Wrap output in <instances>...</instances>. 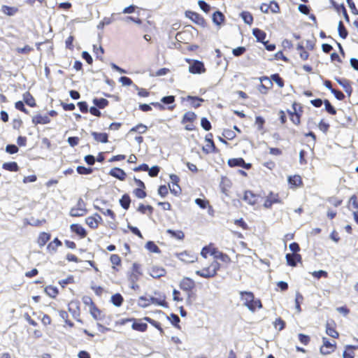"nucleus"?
Wrapping results in <instances>:
<instances>
[{
    "mask_svg": "<svg viewBox=\"0 0 358 358\" xmlns=\"http://www.w3.org/2000/svg\"><path fill=\"white\" fill-rule=\"evenodd\" d=\"M199 269L195 271L196 275L210 279L213 278L217 275L220 270V264L216 260L208 259H201L197 260Z\"/></svg>",
    "mask_w": 358,
    "mask_h": 358,
    "instance_id": "obj_1",
    "label": "nucleus"
},
{
    "mask_svg": "<svg viewBox=\"0 0 358 358\" xmlns=\"http://www.w3.org/2000/svg\"><path fill=\"white\" fill-rule=\"evenodd\" d=\"M126 277L129 287L131 289H139L140 285L138 282L143 277V269L142 265L138 262H134L129 270L127 272Z\"/></svg>",
    "mask_w": 358,
    "mask_h": 358,
    "instance_id": "obj_2",
    "label": "nucleus"
},
{
    "mask_svg": "<svg viewBox=\"0 0 358 358\" xmlns=\"http://www.w3.org/2000/svg\"><path fill=\"white\" fill-rule=\"evenodd\" d=\"M240 296L243 305L250 311L255 312L257 309H261L262 308V303L261 300L256 298L252 292L241 291L240 292Z\"/></svg>",
    "mask_w": 358,
    "mask_h": 358,
    "instance_id": "obj_3",
    "label": "nucleus"
},
{
    "mask_svg": "<svg viewBox=\"0 0 358 358\" xmlns=\"http://www.w3.org/2000/svg\"><path fill=\"white\" fill-rule=\"evenodd\" d=\"M292 108L293 111L287 110V113L292 122L299 126L301 124V117L303 112V107L300 103L294 102L292 103Z\"/></svg>",
    "mask_w": 358,
    "mask_h": 358,
    "instance_id": "obj_4",
    "label": "nucleus"
},
{
    "mask_svg": "<svg viewBox=\"0 0 358 358\" xmlns=\"http://www.w3.org/2000/svg\"><path fill=\"white\" fill-rule=\"evenodd\" d=\"M283 201L278 192L270 191L264 199L263 206L266 209H271L275 204H282Z\"/></svg>",
    "mask_w": 358,
    "mask_h": 358,
    "instance_id": "obj_5",
    "label": "nucleus"
},
{
    "mask_svg": "<svg viewBox=\"0 0 358 358\" xmlns=\"http://www.w3.org/2000/svg\"><path fill=\"white\" fill-rule=\"evenodd\" d=\"M139 300L143 302L141 304L143 307H147L152 304L161 306L163 307L168 306L165 296H159V297L150 296V298L141 296Z\"/></svg>",
    "mask_w": 358,
    "mask_h": 358,
    "instance_id": "obj_6",
    "label": "nucleus"
},
{
    "mask_svg": "<svg viewBox=\"0 0 358 358\" xmlns=\"http://www.w3.org/2000/svg\"><path fill=\"white\" fill-rule=\"evenodd\" d=\"M197 116L194 112L188 111L184 114L181 120V123L185 125V130L193 131L195 129L194 122Z\"/></svg>",
    "mask_w": 358,
    "mask_h": 358,
    "instance_id": "obj_7",
    "label": "nucleus"
},
{
    "mask_svg": "<svg viewBox=\"0 0 358 358\" xmlns=\"http://www.w3.org/2000/svg\"><path fill=\"white\" fill-rule=\"evenodd\" d=\"M87 213L86 204L82 199H79L75 207L72 208L70 210V215L71 217H82Z\"/></svg>",
    "mask_w": 358,
    "mask_h": 358,
    "instance_id": "obj_8",
    "label": "nucleus"
},
{
    "mask_svg": "<svg viewBox=\"0 0 358 358\" xmlns=\"http://www.w3.org/2000/svg\"><path fill=\"white\" fill-rule=\"evenodd\" d=\"M187 62L190 64L189 66V71L192 74H201L206 71L204 64L199 60L187 59Z\"/></svg>",
    "mask_w": 358,
    "mask_h": 358,
    "instance_id": "obj_9",
    "label": "nucleus"
},
{
    "mask_svg": "<svg viewBox=\"0 0 358 358\" xmlns=\"http://www.w3.org/2000/svg\"><path fill=\"white\" fill-rule=\"evenodd\" d=\"M185 15L196 24L201 27H206L207 26L206 20L199 13L192 10H186Z\"/></svg>",
    "mask_w": 358,
    "mask_h": 358,
    "instance_id": "obj_10",
    "label": "nucleus"
},
{
    "mask_svg": "<svg viewBox=\"0 0 358 358\" xmlns=\"http://www.w3.org/2000/svg\"><path fill=\"white\" fill-rule=\"evenodd\" d=\"M213 135L212 133H208L205 136L206 144L203 147L202 150L206 154L217 153L219 150L216 148L213 141Z\"/></svg>",
    "mask_w": 358,
    "mask_h": 358,
    "instance_id": "obj_11",
    "label": "nucleus"
},
{
    "mask_svg": "<svg viewBox=\"0 0 358 358\" xmlns=\"http://www.w3.org/2000/svg\"><path fill=\"white\" fill-rule=\"evenodd\" d=\"M180 288L187 292L189 294L192 293L196 288V282L194 280L189 277H184L180 282Z\"/></svg>",
    "mask_w": 358,
    "mask_h": 358,
    "instance_id": "obj_12",
    "label": "nucleus"
},
{
    "mask_svg": "<svg viewBox=\"0 0 358 358\" xmlns=\"http://www.w3.org/2000/svg\"><path fill=\"white\" fill-rule=\"evenodd\" d=\"M134 181L135 182L136 185L138 187L137 188L134 189V194L138 199H142L145 198L147 196V193L145 191L146 187L145 183L140 179L136 178V177L134 178Z\"/></svg>",
    "mask_w": 358,
    "mask_h": 358,
    "instance_id": "obj_13",
    "label": "nucleus"
},
{
    "mask_svg": "<svg viewBox=\"0 0 358 358\" xmlns=\"http://www.w3.org/2000/svg\"><path fill=\"white\" fill-rule=\"evenodd\" d=\"M336 349V341L330 342L326 337L322 338V345L320 347V352L327 355L334 352Z\"/></svg>",
    "mask_w": 358,
    "mask_h": 358,
    "instance_id": "obj_14",
    "label": "nucleus"
},
{
    "mask_svg": "<svg viewBox=\"0 0 358 358\" xmlns=\"http://www.w3.org/2000/svg\"><path fill=\"white\" fill-rule=\"evenodd\" d=\"M260 10L264 13H278L280 11L279 4L275 1H271L269 3H262Z\"/></svg>",
    "mask_w": 358,
    "mask_h": 358,
    "instance_id": "obj_15",
    "label": "nucleus"
},
{
    "mask_svg": "<svg viewBox=\"0 0 358 358\" xmlns=\"http://www.w3.org/2000/svg\"><path fill=\"white\" fill-rule=\"evenodd\" d=\"M260 197L259 194H255L251 190H245L244 192L243 200L248 205L255 206L259 203Z\"/></svg>",
    "mask_w": 358,
    "mask_h": 358,
    "instance_id": "obj_16",
    "label": "nucleus"
},
{
    "mask_svg": "<svg viewBox=\"0 0 358 358\" xmlns=\"http://www.w3.org/2000/svg\"><path fill=\"white\" fill-rule=\"evenodd\" d=\"M176 257L186 264L193 263L198 260L196 255L193 252L187 250L176 253Z\"/></svg>",
    "mask_w": 358,
    "mask_h": 358,
    "instance_id": "obj_17",
    "label": "nucleus"
},
{
    "mask_svg": "<svg viewBox=\"0 0 358 358\" xmlns=\"http://www.w3.org/2000/svg\"><path fill=\"white\" fill-rule=\"evenodd\" d=\"M102 221V217L98 213H94L85 219L86 224L92 229H97Z\"/></svg>",
    "mask_w": 358,
    "mask_h": 358,
    "instance_id": "obj_18",
    "label": "nucleus"
},
{
    "mask_svg": "<svg viewBox=\"0 0 358 358\" xmlns=\"http://www.w3.org/2000/svg\"><path fill=\"white\" fill-rule=\"evenodd\" d=\"M259 79L262 83L259 86L258 90L261 94H266L273 87V82L267 76H262Z\"/></svg>",
    "mask_w": 358,
    "mask_h": 358,
    "instance_id": "obj_19",
    "label": "nucleus"
},
{
    "mask_svg": "<svg viewBox=\"0 0 358 358\" xmlns=\"http://www.w3.org/2000/svg\"><path fill=\"white\" fill-rule=\"evenodd\" d=\"M326 334L333 338H338L339 333L336 330V323L334 320H327L326 325Z\"/></svg>",
    "mask_w": 358,
    "mask_h": 358,
    "instance_id": "obj_20",
    "label": "nucleus"
},
{
    "mask_svg": "<svg viewBox=\"0 0 358 358\" xmlns=\"http://www.w3.org/2000/svg\"><path fill=\"white\" fill-rule=\"evenodd\" d=\"M227 164L230 167L239 166L245 169H250L252 167V164L250 163H245L244 159L242 157L229 159L227 162Z\"/></svg>",
    "mask_w": 358,
    "mask_h": 358,
    "instance_id": "obj_21",
    "label": "nucleus"
},
{
    "mask_svg": "<svg viewBox=\"0 0 358 358\" xmlns=\"http://www.w3.org/2000/svg\"><path fill=\"white\" fill-rule=\"evenodd\" d=\"M110 262L111 263V268L115 273H118L120 271V268L122 265V259L117 254H112L109 258Z\"/></svg>",
    "mask_w": 358,
    "mask_h": 358,
    "instance_id": "obj_22",
    "label": "nucleus"
},
{
    "mask_svg": "<svg viewBox=\"0 0 358 358\" xmlns=\"http://www.w3.org/2000/svg\"><path fill=\"white\" fill-rule=\"evenodd\" d=\"M217 251V248H216L213 244L210 243L208 245L204 246L201 249V255L202 257V259H208V255L213 256L214 259L216 256Z\"/></svg>",
    "mask_w": 358,
    "mask_h": 358,
    "instance_id": "obj_23",
    "label": "nucleus"
},
{
    "mask_svg": "<svg viewBox=\"0 0 358 358\" xmlns=\"http://www.w3.org/2000/svg\"><path fill=\"white\" fill-rule=\"evenodd\" d=\"M287 264L288 266L295 267L297 263L302 262V257L300 254H290L288 253L285 256Z\"/></svg>",
    "mask_w": 358,
    "mask_h": 358,
    "instance_id": "obj_24",
    "label": "nucleus"
},
{
    "mask_svg": "<svg viewBox=\"0 0 358 358\" xmlns=\"http://www.w3.org/2000/svg\"><path fill=\"white\" fill-rule=\"evenodd\" d=\"M131 328L133 330L139 331V332H145L148 329V324L146 323L141 322V319H136L135 317H131Z\"/></svg>",
    "mask_w": 358,
    "mask_h": 358,
    "instance_id": "obj_25",
    "label": "nucleus"
},
{
    "mask_svg": "<svg viewBox=\"0 0 358 358\" xmlns=\"http://www.w3.org/2000/svg\"><path fill=\"white\" fill-rule=\"evenodd\" d=\"M149 273L154 278H159L166 275V271L162 266H153L150 268Z\"/></svg>",
    "mask_w": 358,
    "mask_h": 358,
    "instance_id": "obj_26",
    "label": "nucleus"
},
{
    "mask_svg": "<svg viewBox=\"0 0 358 358\" xmlns=\"http://www.w3.org/2000/svg\"><path fill=\"white\" fill-rule=\"evenodd\" d=\"M288 183L290 188L295 189L303 186V180L299 175H294L288 177Z\"/></svg>",
    "mask_w": 358,
    "mask_h": 358,
    "instance_id": "obj_27",
    "label": "nucleus"
},
{
    "mask_svg": "<svg viewBox=\"0 0 358 358\" xmlns=\"http://www.w3.org/2000/svg\"><path fill=\"white\" fill-rule=\"evenodd\" d=\"M31 122L34 125L46 124L50 122V119L46 115L37 114L32 117Z\"/></svg>",
    "mask_w": 358,
    "mask_h": 358,
    "instance_id": "obj_28",
    "label": "nucleus"
},
{
    "mask_svg": "<svg viewBox=\"0 0 358 358\" xmlns=\"http://www.w3.org/2000/svg\"><path fill=\"white\" fill-rule=\"evenodd\" d=\"M336 82L343 87L345 92L347 93L348 96H350L352 93V87L351 86L350 81L348 79L336 78Z\"/></svg>",
    "mask_w": 358,
    "mask_h": 358,
    "instance_id": "obj_29",
    "label": "nucleus"
},
{
    "mask_svg": "<svg viewBox=\"0 0 358 358\" xmlns=\"http://www.w3.org/2000/svg\"><path fill=\"white\" fill-rule=\"evenodd\" d=\"M109 174L111 176H113L115 178H117L122 181L124 180L127 178V174L124 172V171L123 169H122L120 168H117V167L112 169L110 171Z\"/></svg>",
    "mask_w": 358,
    "mask_h": 358,
    "instance_id": "obj_30",
    "label": "nucleus"
},
{
    "mask_svg": "<svg viewBox=\"0 0 358 358\" xmlns=\"http://www.w3.org/2000/svg\"><path fill=\"white\" fill-rule=\"evenodd\" d=\"M89 311L95 320H103L105 318V314L96 305L90 308Z\"/></svg>",
    "mask_w": 358,
    "mask_h": 358,
    "instance_id": "obj_31",
    "label": "nucleus"
},
{
    "mask_svg": "<svg viewBox=\"0 0 358 358\" xmlns=\"http://www.w3.org/2000/svg\"><path fill=\"white\" fill-rule=\"evenodd\" d=\"M71 231L73 233L78 235L81 238H85L87 236L86 230L79 224H72L70 226Z\"/></svg>",
    "mask_w": 358,
    "mask_h": 358,
    "instance_id": "obj_32",
    "label": "nucleus"
},
{
    "mask_svg": "<svg viewBox=\"0 0 358 358\" xmlns=\"http://www.w3.org/2000/svg\"><path fill=\"white\" fill-rule=\"evenodd\" d=\"M51 234L48 232H41L37 238L38 245L42 248L50 240Z\"/></svg>",
    "mask_w": 358,
    "mask_h": 358,
    "instance_id": "obj_33",
    "label": "nucleus"
},
{
    "mask_svg": "<svg viewBox=\"0 0 358 358\" xmlns=\"http://www.w3.org/2000/svg\"><path fill=\"white\" fill-rule=\"evenodd\" d=\"M187 101H188L194 108H197L201 106V103L204 101V99L199 96H187Z\"/></svg>",
    "mask_w": 358,
    "mask_h": 358,
    "instance_id": "obj_34",
    "label": "nucleus"
},
{
    "mask_svg": "<svg viewBox=\"0 0 358 358\" xmlns=\"http://www.w3.org/2000/svg\"><path fill=\"white\" fill-rule=\"evenodd\" d=\"M91 135L96 142L106 143L108 141V136L106 133H99L96 131H92Z\"/></svg>",
    "mask_w": 358,
    "mask_h": 358,
    "instance_id": "obj_35",
    "label": "nucleus"
},
{
    "mask_svg": "<svg viewBox=\"0 0 358 358\" xmlns=\"http://www.w3.org/2000/svg\"><path fill=\"white\" fill-rule=\"evenodd\" d=\"M357 349H358L357 346L351 345H346L345 349L343 354V358H355V354L354 351Z\"/></svg>",
    "mask_w": 358,
    "mask_h": 358,
    "instance_id": "obj_36",
    "label": "nucleus"
},
{
    "mask_svg": "<svg viewBox=\"0 0 358 358\" xmlns=\"http://www.w3.org/2000/svg\"><path fill=\"white\" fill-rule=\"evenodd\" d=\"M62 245V241L58 238H55L52 241L48 244L47 250L50 252H55L57 250V248Z\"/></svg>",
    "mask_w": 358,
    "mask_h": 358,
    "instance_id": "obj_37",
    "label": "nucleus"
},
{
    "mask_svg": "<svg viewBox=\"0 0 358 358\" xmlns=\"http://www.w3.org/2000/svg\"><path fill=\"white\" fill-rule=\"evenodd\" d=\"M143 320L148 322L152 326H153L155 328H156L159 331V334L162 336L164 334V331L163 328L162 327L161 324L159 322L152 319L150 317H144L143 318Z\"/></svg>",
    "mask_w": 358,
    "mask_h": 358,
    "instance_id": "obj_38",
    "label": "nucleus"
},
{
    "mask_svg": "<svg viewBox=\"0 0 358 358\" xmlns=\"http://www.w3.org/2000/svg\"><path fill=\"white\" fill-rule=\"evenodd\" d=\"M166 233L170 235L171 238L178 241H182L185 238V234L181 230L174 231L172 229H167Z\"/></svg>",
    "mask_w": 358,
    "mask_h": 358,
    "instance_id": "obj_39",
    "label": "nucleus"
},
{
    "mask_svg": "<svg viewBox=\"0 0 358 358\" xmlns=\"http://www.w3.org/2000/svg\"><path fill=\"white\" fill-rule=\"evenodd\" d=\"M23 100L30 107H35L36 106L35 99L29 92H26L23 94Z\"/></svg>",
    "mask_w": 358,
    "mask_h": 358,
    "instance_id": "obj_40",
    "label": "nucleus"
},
{
    "mask_svg": "<svg viewBox=\"0 0 358 358\" xmlns=\"http://www.w3.org/2000/svg\"><path fill=\"white\" fill-rule=\"evenodd\" d=\"M137 211L141 214L148 213L149 215H152L154 211V208L150 205H144L141 203L137 208Z\"/></svg>",
    "mask_w": 358,
    "mask_h": 358,
    "instance_id": "obj_41",
    "label": "nucleus"
},
{
    "mask_svg": "<svg viewBox=\"0 0 358 358\" xmlns=\"http://www.w3.org/2000/svg\"><path fill=\"white\" fill-rule=\"evenodd\" d=\"M252 34L257 38V40L262 43H264V40L266 38V34L265 33V31L258 28L253 29Z\"/></svg>",
    "mask_w": 358,
    "mask_h": 358,
    "instance_id": "obj_42",
    "label": "nucleus"
},
{
    "mask_svg": "<svg viewBox=\"0 0 358 358\" xmlns=\"http://www.w3.org/2000/svg\"><path fill=\"white\" fill-rule=\"evenodd\" d=\"M195 203L202 209L208 208L209 210L213 211L212 206H210L208 200L206 199L197 198L195 199Z\"/></svg>",
    "mask_w": 358,
    "mask_h": 358,
    "instance_id": "obj_43",
    "label": "nucleus"
},
{
    "mask_svg": "<svg viewBox=\"0 0 358 358\" xmlns=\"http://www.w3.org/2000/svg\"><path fill=\"white\" fill-rule=\"evenodd\" d=\"M131 203V198L128 194H124L122 196L120 199V204L124 210H128L129 208Z\"/></svg>",
    "mask_w": 358,
    "mask_h": 358,
    "instance_id": "obj_44",
    "label": "nucleus"
},
{
    "mask_svg": "<svg viewBox=\"0 0 358 358\" xmlns=\"http://www.w3.org/2000/svg\"><path fill=\"white\" fill-rule=\"evenodd\" d=\"M332 5L334 7V8L336 10L337 12H340V11H342L343 13V15L344 16V18L345 20L349 22H350V17H349V15L347 13V10H346V8L344 6L343 4H341V5H338L337 4L335 1H332Z\"/></svg>",
    "mask_w": 358,
    "mask_h": 358,
    "instance_id": "obj_45",
    "label": "nucleus"
},
{
    "mask_svg": "<svg viewBox=\"0 0 358 358\" xmlns=\"http://www.w3.org/2000/svg\"><path fill=\"white\" fill-rule=\"evenodd\" d=\"M2 168L8 171L17 172L19 171V166L15 162H5L3 164Z\"/></svg>",
    "mask_w": 358,
    "mask_h": 358,
    "instance_id": "obj_46",
    "label": "nucleus"
},
{
    "mask_svg": "<svg viewBox=\"0 0 358 358\" xmlns=\"http://www.w3.org/2000/svg\"><path fill=\"white\" fill-rule=\"evenodd\" d=\"M213 22L217 24V25H220L221 24H222L224 21V15H223L222 13H221L220 11H215L213 14Z\"/></svg>",
    "mask_w": 358,
    "mask_h": 358,
    "instance_id": "obj_47",
    "label": "nucleus"
},
{
    "mask_svg": "<svg viewBox=\"0 0 358 358\" xmlns=\"http://www.w3.org/2000/svg\"><path fill=\"white\" fill-rule=\"evenodd\" d=\"M93 103L99 109H103L109 105V101L104 98H95L93 99Z\"/></svg>",
    "mask_w": 358,
    "mask_h": 358,
    "instance_id": "obj_48",
    "label": "nucleus"
},
{
    "mask_svg": "<svg viewBox=\"0 0 358 358\" xmlns=\"http://www.w3.org/2000/svg\"><path fill=\"white\" fill-rule=\"evenodd\" d=\"M45 294L51 298H56L59 294L57 288L52 285H48L44 289Z\"/></svg>",
    "mask_w": 358,
    "mask_h": 358,
    "instance_id": "obj_49",
    "label": "nucleus"
},
{
    "mask_svg": "<svg viewBox=\"0 0 358 358\" xmlns=\"http://www.w3.org/2000/svg\"><path fill=\"white\" fill-rule=\"evenodd\" d=\"M1 10L5 15L8 16H12L18 12V8L17 7L3 5L1 7Z\"/></svg>",
    "mask_w": 358,
    "mask_h": 358,
    "instance_id": "obj_50",
    "label": "nucleus"
},
{
    "mask_svg": "<svg viewBox=\"0 0 358 358\" xmlns=\"http://www.w3.org/2000/svg\"><path fill=\"white\" fill-rule=\"evenodd\" d=\"M218 259L227 264L231 262V258L229 257V256L219 250L217 251L216 256L213 259V260H216L217 262Z\"/></svg>",
    "mask_w": 358,
    "mask_h": 358,
    "instance_id": "obj_51",
    "label": "nucleus"
},
{
    "mask_svg": "<svg viewBox=\"0 0 358 358\" xmlns=\"http://www.w3.org/2000/svg\"><path fill=\"white\" fill-rule=\"evenodd\" d=\"M240 16L245 24L251 25L253 23V16L249 11L241 12Z\"/></svg>",
    "mask_w": 358,
    "mask_h": 358,
    "instance_id": "obj_52",
    "label": "nucleus"
},
{
    "mask_svg": "<svg viewBox=\"0 0 358 358\" xmlns=\"http://www.w3.org/2000/svg\"><path fill=\"white\" fill-rule=\"evenodd\" d=\"M110 301L114 306L120 307L122 305L124 302V298L120 294L117 293L111 296Z\"/></svg>",
    "mask_w": 358,
    "mask_h": 358,
    "instance_id": "obj_53",
    "label": "nucleus"
},
{
    "mask_svg": "<svg viewBox=\"0 0 358 358\" xmlns=\"http://www.w3.org/2000/svg\"><path fill=\"white\" fill-rule=\"evenodd\" d=\"M148 127L142 123H139L137 125L133 127L129 131V133L138 132L139 134H144L147 131Z\"/></svg>",
    "mask_w": 358,
    "mask_h": 358,
    "instance_id": "obj_54",
    "label": "nucleus"
},
{
    "mask_svg": "<svg viewBox=\"0 0 358 358\" xmlns=\"http://www.w3.org/2000/svg\"><path fill=\"white\" fill-rule=\"evenodd\" d=\"M167 319L176 328L178 329H181V327L180 325V319L178 315L172 313L170 316H167Z\"/></svg>",
    "mask_w": 358,
    "mask_h": 358,
    "instance_id": "obj_55",
    "label": "nucleus"
},
{
    "mask_svg": "<svg viewBox=\"0 0 358 358\" xmlns=\"http://www.w3.org/2000/svg\"><path fill=\"white\" fill-rule=\"evenodd\" d=\"M270 80L275 82L280 88L285 86V81L278 73L272 74Z\"/></svg>",
    "mask_w": 358,
    "mask_h": 358,
    "instance_id": "obj_56",
    "label": "nucleus"
},
{
    "mask_svg": "<svg viewBox=\"0 0 358 358\" xmlns=\"http://www.w3.org/2000/svg\"><path fill=\"white\" fill-rule=\"evenodd\" d=\"M145 248L151 252L158 254L161 253V250L153 241H150L147 242V243L145 244Z\"/></svg>",
    "mask_w": 358,
    "mask_h": 358,
    "instance_id": "obj_57",
    "label": "nucleus"
},
{
    "mask_svg": "<svg viewBox=\"0 0 358 358\" xmlns=\"http://www.w3.org/2000/svg\"><path fill=\"white\" fill-rule=\"evenodd\" d=\"M265 122H266V121L263 117L257 116L255 117V124L259 131H262L264 130Z\"/></svg>",
    "mask_w": 358,
    "mask_h": 358,
    "instance_id": "obj_58",
    "label": "nucleus"
},
{
    "mask_svg": "<svg viewBox=\"0 0 358 358\" xmlns=\"http://www.w3.org/2000/svg\"><path fill=\"white\" fill-rule=\"evenodd\" d=\"M273 324L275 329H278V331L283 330L286 326L285 322L281 317L276 318Z\"/></svg>",
    "mask_w": 358,
    "mask_h": 358,
    "instance_id": "obj_59",
    "label": "nucleus"
},
{
    "mask_svg": "<svg viewBox=\"0 0 358 358\" xmlns=\"http://www.w3.org/2000/svg\"><path fill=\"white\" fill-rule=\"evenodd\" d=\"M324 104L325 110L331 115H335L336 114V108L331 105L330 101L328 99L324 100Z\"/></svg>",
    "mask_w": 358,
    "mask_h": 358,
    "instance_id": "obj_60",
    "label": "nucleus"
},
{
    "mask_svg": "<svg viewBox=\"0 0 358 358\" xmlns=\"http://www.w3.org/2000/svg\"><path fill=\"white\" fill-rule=\"evenodd\" d=\"M303 295L301 293L297 292L296 294V297H295V308H296L297 313L301 312V303L303 302Z\"/></svg>",
    "mask_w": 358,
    "mask_h": 358,
    "instance_id": "obj_61",
    "label": "nucleus"
},
{
    "mask_svg": "<svg viewBox=\"0 0 358 358\" xmlns=\"http://www.w3.org/2000/svg\"><path fill=\"white\" fill-rule=\"evenodd\" d=\"M338 31L340 37H341L343 39L347 38L348 32L342 21H340L338 23Z\"/></svg>",
    "mask_w": 358,
    "mask_h": 358,
    "instance_id": "obj_62",
    "label": "nucleus"
},
{
    "mask_svg": "<svg viewBox=\"0 0 358 358\" xmlns=\"http://www.w3.org/2000/svg\"><path fill=\"white\" fill-rule=\"evenodd\" d=\"M297 50L299 51L300 57L303 61L307 60L309 57V53L306 50L302 44L297 45Z\"/></svg>",
    "mask_w": 358,
    "mask_h": 358,
    "instance_id": "obj_63",
    "label": "nucleus"
},
{
    "mask_svg": "<svg viewBox=\"0 0 358 358\" xmlns=\"http://www.w3.org/2000/svg\"><path fill=\"white\" fill-rule=\"evenodd\" d=\"M33 50H34V48L29 45H25L23 48H17L16 49V52L18 54H22V55H29Z\"/></svg>",
    "mask_w": 358,
    "mask_h": 358,
    "instance_id": "obj_64",
    "label": "nucleus"
}]
</instances>
